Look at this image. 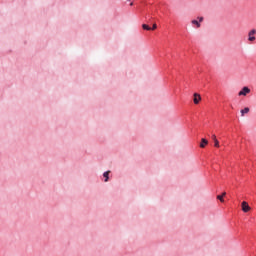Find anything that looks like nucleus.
<instances>
[{
	"label": "nucleus",
	"mask_w": 256,
	"mask_h": 256,
	"mask_svg": "<svg viewBox=\"0 0 256 256\" xmlns=\"http://www.w3.org/2000/svg\"><path fill=\"white\" fill-rule=\"evenodd\" d=\"M151 29H152V31H155V29H157V24H153Z\"/></svg>",
	"instance_id": "12"
},
{
	"label": "nucleus",
	"mask_w": 256,
	"mask_h": 256,
	"mask_svg": "<svg viewBox=\"0 0 256 256\" xmlns=\"http://www.w3.org/2000/svg\"><path fill=\"white\" fill-rule=\"evenodd\" d=\"M214 147H219V140L217 139L214 140Z\"/></svg>",
	"instance_id": "11"
},
{
	"label": "nucleus",
	"mask_w": 256,
	"mask_h": 256,
	"mask_svg": "<svg viewBox=\"0 0 256 256\" xmlns=\"http://www.w3.org/2000/svg\"><path fill=\"white\" fill-rule=\"evenodd\" d=\"M242 211L244 213H249V211H251V206H249V204L246 201L242 202Z\"/></svg>",
	"instance_id": "2"
},
{
	"label": "nucleus",
	"mask_w": 256,
	"mask_h": 256,
	"mask_svg": "<svg viewBox=\"0 0 256 256\" xmlns=\"http://www.w3.org/2000/svg\"><path fill=\"white\" fill-rule=\"evenodd\" d=\"M142 29H144L145 31H151V27H149V25L147 24H143Z\"/></svg>",
	"instance_id": "8"
},
{
	"label": "nucleus",
	"mask_w": 256,
	"mask_h": 256,
	"mask_svg": "<svg viewBox=\"0 0 256 256\" xmlns=\"http://www.w3.org/2000/svg\"><path fill=\"white\" fill-rule=\"evenodd\" d=\"M212 139H213V141H215V139H217V136L215 134H213Z\"/></svg>",
	"instance_id": "13"
},
{
	"label": "nucleus",
	"mask_w": 256,
	"mask_h": 256,
	"mask_svg": "<svg viewBox=\"0 0 256 256\" xmlns=\"http://www.w3.org/2000/svg\"><path fill=\"white\" fill-rule=\"evenodd\" d=\"M193 101H194V104H195V105H199V101H201V95L198 94V93H194V99H193Z\"/></svg>",
	"instance_id": "5"
},
{
	"label": "nucleus",
	"mask_w": 256,
	"mask_h": 256,
	"mask_svg": "<svg viewBox=\"0 0 256 256\" xmlns=\"http://www.w3.org/2000/svg\"><path fill=\"white\" fill-rule=\"evenodd\" d=\"M103 177H105V180H104L105 182L109 181V172H107V171L104 172Z\"/></svg>",
	"instance_id": "9"
},
{
	"label": "nucleus",
	"mask_w": 256,
	"mask_h": 256,
	"mask_svg": "<svg viewBox=\"0 0 256 256\" xmlns=\"http://www.w3.org/2000/svg\"><path fill=\"white\" fill-rule=\"evenodd\" d=\"M207 143H209L208 141H207V139H205V138H202V142H201V144H200V147H205V145H207Z\"/></svg>",
	"instance_id": "7"
},
{
	"label": "nucleus",
	"mask_w": 256,
	"mask_h": 256,
	"mask_svg": "<svg viewBox=\"0 0 256 256\" xmlns=\"http://www.w3.org/2000/svg\"><path fill=\"white\" fill-rule=\"evenodd\" d=\"M217 199H218L219 201H221V203H223V202L225 201V199H223V196H222V195H218V196H217Z\"/></svg>",
	"instance_id": "10"
},
{
	"label": "nucleus",
	"mask_w": 256,
	"mask_h": 256,
	"mask_svg": "<svg viewBox=\"0 0 256 256\" xmlns=\"http://www.w3.org/2000/svg\"><path fill=\"white\" fill-rule=\"evenodd\" d=\"M241 116L245 117V114L249 113V107H246L240 111Z\"/></svg>",
	"instance_id": "6"
},
{
	"label": "nucleus",
	"mask_w": 256,
	"mask_h": 256,
	"mask_svg": "<svg viewBox=\"0 0 256 256\" xmlns=\"http://www.w3.org/2000/svg\"><path fill=\"white\" fill-rule=\"evenodd\" d=\"M201 22H203V17H198V20H192L191 23L192 25H195L197 29L201 27Z\"/></svg>",
	"instance_id": "3"
},
{
	"label": "nucleus",
	"mask_w": 256,
	"mask_h": 256,
	"mask_svg": "<svg viewBox=\"0 0 256 256\" xmlns=\"http://www.w3.org/2000/svg\"><path fill=\"white\" fill-rule=\"evenodd\" d=\"M225 195H227V193H226V192H223L222 197H225Z\"/></svg>",
	"instance_id": "14"
},
{
	"label": "nucleus",
	"mask_w": 256,
	"mask_h": 256,
	"mask_svg": "<svg viewBox=\"0 0 256 256\" xmlns=\"http://www.w3.org/2000/svg\"><path fill=\"white\" fill-rule=\"evenodd\" d=\"M251 93V89L247 86H244L241 91H239L238 96L239 97H247Z\"/></svg>",
	"instance_id": "1"
},
{
	"label": "nucleus",
	"mask_w": 256,
	"mask_h": 256,
	"mask_svg": "<svg viewBox=\"0 0 256 256\" xmlns=\"http://www.w3.org/2000/svg\"><path fill=\"white\" fill-rule=\"evenodd\" d=\"M255 33H256V30L255 29H252L249 33H248V41H255Z\"/></svg>",
	"instance_id": "4"
}]
</instances>
